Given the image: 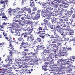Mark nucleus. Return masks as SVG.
<instances>
[{
  "instance_id": "nucleus-12",
  "label": "nucleus",
  "mask_w": 75,
  "mask_h": 75,
  "mask_svg": "<svg viewBox=\"0 0 75 75\" xmlns=\"http://www.w3.org/2000/svg\"><path fill=\"white\" fill-rule=\"evenodd\" d=\"M0 16H2V18H5V20H8V18L6 16V14H5V13H4L1 12L0 14Z\"/></svg>"
},
{
  "instance_id": "nucleus-61",
  "label": "nucleus",
  "mask_w": 75,
  "mask_h": 75,
  "mask_svg": "<svg viewBox=\"0 0 75 75\" xmlns=\"http://www.w3.org/2000/svg\"><path fill=\"white\" fill-rule=\"evenodd\" d=\"M12 67L15 70H16V69H17V67H14V65H12Z\"/></svg>"
},
{
  "instance_id": "nucleus-64",
  "label": "nucleus",
  "mask_w": 75,
  "mask_h": 75,
  "mask_svg": "<svg viewBox=\"0 0 75 75\" xmlns=\"http://www.w3.org/2000/svg\"><path fill=\"white\" fill-rule=\"evenodd\" d=\"M7 23H6L5 22H4L3 23H2L3 25H7Z\"/></svg>"
},
{
  "instance_id": "nucleus-24",
  "label": "nucleus",
  "mask_w": 75,
  "mask_h": 75,
  "mask_svg": "<svg viewBox=\"0 0 75 75\" xmlns=\"http://www.w3.org/2000/svg\"><path fill=\"white\" fill-rule=\"evenodd\" d=\"M7 26L8 28H12V23H8Z\"/></svg>"
},
{
  "instance_id": "nucleus-22",
  "label": "nucleus",
  "mask_w": 75,
  "mask_h": 75,
  "mask_svg": "<svg viewBox=\"0 0 75 75\" xmlns=\"http://www.w3.org/2000/svg\"><path fill=\"white\" fill-rule=\"evenodd\" d=\"M58 31L57 30H55L54 32V36L57 37H59V35L58 34Z\"/></svg>"
},
{
  "instance_id": "nucleus-41",
  "label": "nucleus",
  "mask_w": 75,
  "mask_h": 75,
  "mask_svg": "<svg viewBox=\"0 0 75 75\" xmlns=\"http://www.w3.org/2000/svg\"><path fill=\"white\" fill-rule=\"evenodd\" d=\"M72 71V69L71 68H70L66 72H69L70 73V72H71V71Z\"/></svg>"
},
{
  "instance_id": "nucleus-3",
  "label": "nucleus",
  "mask_w": 75,
  "mask_h": 75,
  "mask_svg": "<svg viewBox=\"0 0 75 75\" xmlns=\"http://www.w3.org/2000/svg\"><path fill=\"white\" fill-rule=\"evenodd\" d=\"M42 27H39L37 30L36 33L38 35H43V34H45L44 33H43V32H45V30H42Z\"/></svg>"
},
{
  "instance_id": "nucleus-36",
  "label": "nucleus",
  "mask_w": 75,
  "mask_h": 75,
  "mask_svg": "<svg viewBox=\"0 0 75 75\" xmlns=\"http://www.w3.org/2000/svg\"><path fill=\"white\" fill-rule=\"evenodd\" d=\"M36 40H37L39 42H41L42 41L41 39L40 38H38L37 39H36Z\"/></svg>"
},
{
  "instance_id": "nucleus-34",
  "label": "nucleus",
  "mask_w": 75,
  "mask_h": 75,
  "mask_svg": "<svg viewBox=\"0 0 75 75\" xmlns=\"http://www.w3.org/2000/svg\"><path fill=\"white\" fill-rule=\"evenodd\" d=\"M40 13H41V10H38L37 12V15H39L40 16Z\"/></svg>"
},
{
  "instance_id": "nucleus-43",
  "label": "nucleus",
  "mask_w": 75,
  "mask_h": 75,
  "mask_svg": "<svg viewBox=\"0 0 75 75\" xmlns=\"http://www.w3.org/2000/svg\"><path fill=\"white\" fill-rule=\"evenodd\" d=\"M18 40L19 41H21L23 40V37L22 36L18 38Z\"/></svg>"
},
{
  "instance_id": "nucleus-63",
  "label": "nucleus",
  "mask_w": 75,
  "mask_h": 75,
  "mask_svg": "<svg viewBox=\"0 0 75 75\" xmlns=\"http://www.w3.org/2000/svg\"><path fill=\"white\" fill-rule=\"evenodd\" d=\"M55 22H57V23H59V19H57L55 20Z\"/></svg>"
},
{
  "instance_id": "nucleus-55",
  "label": "nucleus",
  "mask_w": 75,
  "mask_h": 75,
  "mask_svg": "<svg viewBox=\"0 0 75 75\" xmlns=\"http://www.w3.org/2000/svg\"><path fill=\"white\" fill-rule=\"evenodd\" d=\"M51 22L52 23H54L56 22H55V20H54V19H52L51 21Z\"/></svg>"
},
{
  "instance_id": "nucleus-32",
  "label": "nucleus",
  "mask_w": 75,
  "mask_h": 75,
  "mask_svg": "<svg viewBox=\"0 0 75 75\" xmlns=\"http://www.w3.org/2000/svg\"><path fill=\"white\" fill-rule=\"evenodd\" d=\"M30 17L31 15H30V14H28L27 16L25 17V18H26V19H30Z\"/></svg>"
},
{
  "instance_id": "nucleus-59",
  "label": "nucleus",
  "mask_w": 75,
  "mask_h": 75,
  "mask_svg": "<svg viewBox=\"0 0 75 75\" xmlns=\"http://www.w3.org/2000/svg\"><path fill=\"white\" fill-rule=\"evenodd\" d=\"M49 27L51 29H53L54 28V26L52 25H50Z\"/></svg>"
},
{
  "instance_id": "nucleus-13",
  "label": "nucleus",
  "mask_w": 75,
  "mask_h": 75,
  "mask_svg": "<svg viewBox=\"0 0 75 75\" xmlns=\"http://www.w3.org/2000/svg\"><path fill=\"white\" fill-rule=\"evenodd\" d=\"M5 1H1V4H4V5H3V8H6V5H7V2H8V0H5Z\"/></svg>"
},
{
  "instance_id": "nucleus-25",
  "label": "nucleus",
  "mask_w": 75,
  "mask_h": 75,
  "mask_svg": "<svg viewBox=\"0 0 75 75\" xmlns=\"http://www.w3.org/2000/svg\"><path fill=\"white\" fill-rule=\"evenodd\" d=\"M30 6H31L32 7H33L35 6V4L34 1L33 2L30 1Z\"/></svg>"
},
{
  "instance_id": "nucleus-1",
  "label": "nucleus",
  "mask_w": 75,
  "mask_h": 75,
  "mask_svg": "<svg viewBox=\"0 0 75 75\" xmlns=\"http://www.w3.org/2000/svg\"><path fill=\"white\" fill-rule=\"evenodd\" d=\"M21 15H19L16 16V18L14 17L13 18V21L15 23H18L21 22L22 20H24V18H25V16H24V17H22Z\"/></svg>"
},
{
  "instance_id": "nucleus-60",
  "label": "nucleus",
  "mask_w": 75,
  "mask_h": 75,
  "mask_svg": "<svg viewBox=\"0 0 75 75\" xmlns=\"http://www.w3.org/2000/svg\"><path fill=\"white\" fill-rule=\"evenodd\" d=\"M30 18L31 20H35L34 17V18L33 17V16H32V15L31 16Z\"/></svg>"
},
{
  "instance_id": "nucleus-44",
  "label": "nucleus",
  "mask_w": 75,
  "mask_h": 75,
  "mask_svg": "<svg viewBox=\"0 0 75 75\" xmlns=\"http://www.w3.org/2000/svg\"><path fill=\"white\" fill-rule=\"evenodd\" d=\"M70 11H71V13H72L73 12H74V11H75V9L74 8H73V7H72L70 8Z\"/></svg>"
},
{
  "instance_id": "nucleus-47",
  "label": "nucleus",
  "mask_w": 75,
  "mask_h": 75,
  "mask_svg": "<svg viewBox=\"0 0 75 75\" xmlns=\"http://www.w3.org/2000/svg\"><path fill=\"white\" fill-rule=\"evenodd\" d=\"M20 72H19L18 74H14V73H12V75H20Z\"/></svg>"
},
{
  "instance_id": "nucleus-9",
  "label": "nucleus",
  "mask_w": 75,
  "mask_h": 75,
  "mask_svg": "<svg viewBox=\"0 0 75 75\" xmlns=\"http://www.w3.org/2000/svg\"><path fill=\"white\" fill-rule=\"evenodd\" d=\"M57 64H54V66H61L62 65H64V62L62 59H60L57 61Z\"/></svg>"
},
{
  "instance_id": "nucleus-26",
  "label": "nucleus",
  "mask_w": 75,
  "mask_h": 75,
  "mask_svg": "<svg viewBox=\"0 0 75 75\" xmlns=\"http://www.w3.org/2000/svg\"><path fill=\"white\" fill-rule=\"evenodd\" d=\"M38 22H37L35 23H32V25L33 27H37V26H38Z\"/></svg>"
},
{
  "instance_id": "nucleus-30",
  "label": "nucleus",
  "mask_w": 75,
  "mask_h": 75,
  "mask_svg": "<svg viewBox=\"0 0 75 75\" xmlns=\"http://www.w3.org/2000/svg\"><path fill=\"white\" fill-rule=\"evenodd\" d=\"M48 62H45V65H48L49 64H52V63H51L50 61H48Z\"/></svg>"
},
{
  "instance_id": "nucleus-33",
  "label": "nucleus",
  "mask_w": 75,
  "mask_h": 75,
  "mask_svg": "<svg viewBox=\"0 0 75 75\" xmlns=\"http://www.w3.org/2000/svg\"><path fill=\"white\" fill-rule=\"evenodd\" d=\"M12 27H17V25H18V24L16 23H12Z\"/></svg>"
},
{
  "instance_id": "nucleus-27",
  "label": "nucleus",
  "mask_w": 75,
  "mask_h": 75,
  "mask_svg": "<svg viewBox=\"0 0 75 75\" xmlns=\"http://www.w3.org/2000/svg\"><path fill=\"white\" fill-rule=\"evenodd\" d=\"M37 49L38 50H42V45L39 46V45H37Z\"/></svg>"
},
{
  "instance_id": "nucleus-54",
  "label": "nucleus",
  "mask_w": 75,
  "mask_h": 75,
  "mask_svg": "<svg viewBox=\"0 0 75 75\" xmlns=\"http://www.w3.org/2000/svg\"><path fill=\"white\" fill-rule=\"evenodd\" d=\"M3 67H4V68H8V65H6V64H3Z\"/></svg>"
},
{
  "instance_id": "nucleus-18",
  "label": "nucleus",
  "mask_w": 75,
  "mask_h": 75,
  "mask_svg": "<svg viewBox=\"0 0 75 75\" xmlns=\"http://www.w3.org/2000/svg\"><path fill=\"white\" fill-rule=\"evenodd\" d=\"M0 31H3V35H4V37H5V38H6L7 37V33H6L4 30H1L0 29Z\"/></svg>"
},
{
  "instance_id": "nucleus-46",
  "label": "nucleus",
  "mask_w": 75,
  "mask_h": 75,
  "mask_svg": "<svg viewBox=\"0 0 75 75\" xmlns=\"http://www.w3.org/2000/svg\"><path fill=\"white\" fill-rule=\"evenodd\" d=\"M9 71H8L4 74L5 75H11Z\"/></svg>"
},
{
  "instance_id": "nucleus-52",
  "label": "nucleus",
  "mask_w": 75,
  "mask_h": 75,
  "mask_svg": "<svg viewBox=\"0 0 75 75\" xmlns=\"http://www.w3.org/2000/svg\"><path fill=\"white\" fill-rule=\"evenodd\" d=\"M33 30V29H29V30H28V33H31Z\"/></svg>"
},
{
  "instance_id": "nucleus-6",
  "label": "nucleus",
  "mask_w": 75,
  "mask_h": 75,
  "mask_svg": "<svg viewBox=\"0 0 75 75\" xmlns=\"http://www.w3.org/2000/svg\"><path fill=\"white\" fill-rule=\"evenodd\" d=\"M51 3H48V2H43L42 4V6H43L42 7L43 8H45L46 9H47V8L49 7V6H51Z\"/></svg>"
},
{
  "instance_id": "nucleus-58",
  "label": "nucleus",
  "mask_w": 75,
  "mask_h": 75,
  "mask_svg": "<svg viewBox=\"0 0 75 75\" xmlns=\"http://www.w3.org/2000/svg\"><path fill=\"white\" fill-rule=\"evenodd\" d=\"M33 36L32 35H31L30 36V40H34V38H33Z\"/></svg>"
},
{
  "instance_id": "nucleus-15",
  "label": "nucleus",
  "mask_w": 75,
  "mask_h": 75,
  "mask_svg": "<svg viewBox=\"0 0 75 75\" xmlns=\"http://www.w3.org/2000/svg\"><path fill=\"white\" fill-rule=\"evenodd\" d=\"M72 64V62H70L69 61H66L65 62V63L66 64H68V65H69V67L70 68H73V66L71 64V63Z\"/></svg>"
},
{
  "instance_id": "nucleus-23",
  "label": "nucleus",
  "mask_w": 75,
  "mask_h": 75,
  "mask_svg": "<svg viewBox=\"0 0 75 75\" xmlns=\"http://www.w3.org/2000/svg\"><path fill=\"white\" fill-rule=\"evenodd\" d=\"M44 10L41 11V14H44V13H47V9L46 8H43Z\"/></svg>"
},
{
  "instance_id": "nucleus-42",
  "label": "nucleus",
  "mask_w": 75,
  "mask_h": 75,
  "mask_svg": "<svg viewBox=\"0 0 75 75\" xmlns=\"http://www.w3.org/2000/svg\"><path fill=\"white\" fill-rule=\"evenodd\" d=\"M25 42V41L24 40H23L22 42H21V43H20V45L21 46H22V45H24V43Z\"/></svg>"
},
{
  "instance_id": "nucleus-48",
  "label": "nucleus",
  "mask_w": 75,
  "mask_h": 75,
  "mask_svg": "<svg viewBox=\"0 0 75 75\" xmlns=\"http://www.w3.org/2000/svg\"><path fill=\"white\" fill-rule=\"evenodd\" d=\"M33 9L32 10L33 11H35L37 10V8L35 6L33 7Z\"/></svg>"
},
{
  "instance_id": "nucleus-8",
  "label": "nucleus",
  "mask_w": 75,
  "mask_h": 75,
  "mask_svg": "<svg viewBox=\"0 0 75 75\" xmlns=\"http://www.w3.org/2000/svg\"><path fill=\"white\" fill-rule=\"evenodd\" d=\"M58 3H59L57 4L58 5V6H60V9H59V10L61 11H64V9L63 8H66V6H65V5H64L62 4H60V2L61 1H58Z\"/></svg>"
},
{
  "instance_id": "nucleus-4",
  "label": "nucleus",
  "mask_w": 75,
  "mask_h": 75,
  "mask_svg": "<svg viewBox=\"0 0 75 75\" xmlns=\"http://www.w3.org/2000/svg\"><path fill=\"white\" fill-rule=\"evenodd\" d=\"M9 48L10 49H11L12 50H11V52H10L9 53L10 54V56L9 57H9H11V58L13 57V53H14V47L12 45V44L11 43H10L9 44Z\"/></svg>"
},
{
  "instance_id": "nucleus-53",
  "label": "nucleus",
  "mask_w": 75,
  "mask_h": 75,
  "mask_svg": "<svg viewBox=\"0 0 75 75\" xmlns=\"http://www.w3.org/2000/svg\"><path fill=\"white\" fill-rule=\"evenodd\" d=\"M42 50H44V51H46V49H45V47H44L43 45H42Z\"/></svg>"
},
{
  "instance_id": "nucleus-31",
  "label": "nucleus",
  "mask_w": 75,
  "mask_h": 75,
  "mask_svg": "<svg viewBox=\"0 0 75 75\" xmlns=\"http://www.w3.org/2000/svg\"><path fill=\"white\" fill-rule=\"evenodd\" d=\"M52 56H47V61H50L52 59Z\"/></svg>"
},
{
  "instance_id": "nucleus-50",
  "label": "nucleus",
  "mask_w": 75,
  "mask_h": 75,
  "mask_svg": "<svg viewBox=\"0 0 75 75\" xmlns=\"http://www.w3.org/2000/svg\"><path fill=\"white\" fill-rule=\"evenodd\" d=\"M66 48L67 49V50L72 51V48L71 47H67Z\"/></svg>"
},
{
  "instance_id": "nucleus-11",
  "label": "nucleus",
  "mask_w": 75,
  "mask_h": 75,
  "mask_svg": "<svg viewBox=\"0 0 75 75\" xmlns=\"http://www.w3.org/2000/svg\"><path fill=\"white\" fill-rule=\"evenodd\" d=\"M47 35L50 38L54 39V41H58V38L55 37L54 35H51L47 34Z\"/></svg>"
},
{
  "instance_id": "nucleus-40",
  "label": "nucleus",
  "mask_w": 75,
  "mask_h": 75,
  "mask_svg": "<svg viewBox=\"0 0 75 75\" xmlns=\"http://www.w3.org/2000/svg\"><path fill=\"white\" fill-rule=\"evenodd\" d=\"M8 58H6V59H5L4 61V62H5L6 64L7 63H8L9 62V61H8Z\"/></svg>"
},
{
  "instance_id": "nucleus-62",
  "label": "nucleus",
  "mask_w": 75,
  "mask_h": 75,
  "mask_svg": "<svg viewBox=\"0 0 75 75\" xmlns=\"http://www.w3.org/2000/svg\"><path fill=\"white\" fill-rule=\"evenodd\" d=\"M65 12H66L67 13H69V11H68V9H65Z\"/></svg>"
},
{
  "instance_id": "nucleus-56",
  "label": "nucleus",
  "mask_w": 75,
  "mask_h": 75,
  "mask_svg": "<svg viewBox=\"0 0 75 75\" xmlns=\"http://www.w3.org/2000/svg\"><path fill=\"white\" fill-rule=\"evenodd\" d=\"M75 42V39H70V40L69 41V42Z\"/></svg>"
},
{
  "instance_id": "nucleus-20",
  "label": "nucleus",
  "mask_w": 75,
  "mask_h": 75,
  "mask_svg": "<svg viewBox=\"0 0 75 75\" xmlns=\"http://www.w3.org/2000/svg\"><path fill=\"white\" fill-rule=\"evenodd\" d=\"M33 44L34 45H33V47H37V44L36 43H37L38 42V41L37 40H33Z\"/></svg>"
},
{
  "instance_id": "nucleus-49",
  "label": "nucleus",
  "mask_w": 75,
  "mask_h": 75,
  "mask_svg": "<svg viewBox=\"0 0 75 75\" xmlns=\"http://www.w3.org/2000/svg\"><path fill=\"white\" fill-rule=\"evenodd\" d=\"M39 35V37H41L42 38V39H44V38H45V37L44 35Z\"/></svg>"
},
{
  "instance_id": "nucleus-39",
  "label": "nucleus",
  "mask_w": 75,
  "mask_h": 75,
  "mask_svg": "<svg viewBox=\"0 0 75 75\" xmlns=\"http://www.w3.org/2000/svg\"><path fill=\"white\" fill-rule=\"evenodd\" d=\"M27 11H28V13H31V8H27Z\"/></svg>"
},
{
  "instance_id": "nucleus-10",
  "label": "nucleus",
  "mask_w": 75,
  "mask_h": 75,
  "mask_svg": "<svg viewBox=\"0 0 75 75\" xmlns=\"http://www.w3.org/2000/svg\"><path fill=\"white\" fill-rule=\"evenodd\" d=\"M53 10V8L51 6V5L49 6L48 8L47 9V13H49V14H52L53 12L52 11Z\"/></svg>"
},
{
  "instance_id": "nucleus-19",
  "label": "nucleus",
  "mask_w": 75,
  "mask_h": 75,
  "mask_svg": "<svg viewBox=\"0 0 75 75\" xmlns=\"http://www.w3.org/2000/svg\"><path fill=\"white\" fill-rule=\"evenodd\" d=\"M30 53L32 55V57L33 58H36V57H37V55L38 54V53L37 52H35V53L31 52Z\"/></svg>"
},
{
  "instance_id": "nucleus-17",
  "label": "nucleus",
  "mask_w": 75,
  "mask_h": 75,
  "mask_svg": "<svg viewBox=\"0 0 75 75\" xmlns=\"http://www.w3.org/2000/svg\"><path fill=\"white\" fill-rule=\"evenodd\" d=\"M21 75H22L23 74H24L25 75H26L25 74H28V72L27 71H23L22 70L20 72Z\"/></svg>"
},
{
  "instance_id": "nucleus-16",
  "label": "nucleus",
  "mask_w": 75,
  "mask_h": 75,
  "mask_svg": "<svg viewBox=\"0 0 75 75\" xmlns=\"http://www.w3.org/2000/svg\"><path fill=\"white\" fill-rule=\"evenodd\" d=\"M5 39L6 40H7L8 41H9L10 43H11V42H13V41L12 40L11 37L10 36H9L8 37H7L5 38Z\"/></svg>"
},
{
  "instance_id": "nucleus-5",
  "label": "nucleus",
  "mask_w": 75,
  "mask_h": 75,
  "mask_svg": "<svg viewBox=\"0 0 75 75\" xmlns=\"http://www.w3.org/2000/svg\"><path fill=\"white\" fill-rule=\"evenodd\" d=\"M32 58L31 57L29 56L28 58H27V57L25 55H24L23 57H22V58L20 59L21 60H22L23 61H25V62H28V60H31Z\"/></svg>"
},
{
  "instance_id": "nucleus-2",
  "label": "nucleus",
  "mask_w": 75,
  "mask_h": 75,
  "mask_svg": "<svg viewBox=\"0 0 75 75\" xmlns=\"http://www.w3.org/2000/svg\"><path fill=\"white\" fill-rule=\"evenodd\" d=\"M53 47L58 48H57V50H59V45L58 44L56 45V44H54L51 45L50 44H48L46 50L47 51H49L50 49H52Z\"/></svg>"
},
{
  "instance_id": "nucleus-57",
  "label": "nucleus",
  "mask_w": 75,
  "mask_h": 75,
  "mask_svg": "<svg viewBox=\"0 0 75 75\" xmlns=\"http://www.w3.org/2000/svg\"><path fill=\"white\" fill-rule=\"evenodd\" d=\"M24 44L25 45V46H26V47H27V46H28V43L27 42H25V43H24Z\"/></svg>"
},
{
  "instance_id": "nucleus-45",
  "label": "nucleus",
  "mask_w": 75,
  "mask_h": 75,
  "mask_svg": "<svg viewBox=\"0 0 75 75\" xmlns=\"http://www.w3.org/2000/svg\"><path fill=\"white\" fill-rule=\"evenodd\" d=\"M67 3H68V0H63V1L62 2V4H64Z\"/></svg>"
},
{
  "instance_id": "nucleus-21",
  "label": "nucleus",
  "mask_w": 75,
  "mask_h": 75,
  "mask_svg": "<svg viewBox=\"0 0 75 75\" xmlns=\"http://www.w3.org/2000/svg\"><path fill=\"white\" fill-rule=\"evenodd\" d=\"M35 20H38V19L40 18V16L39 15H35L34 16Z\"/></svg>"
},
{
  "instance_id": "nucleus-14",
  "label": "nucleus",
  "mask_w": 75,
  "mask_h": 75,
  "mask_svg": "<svg viewBox=\"0 0 75 75\" xmlns=\"http://www.w3.org/2000/svg\"><path fill=\"white\" fill-rule=\"evenodd\" d=\"M44 24L45 25H47L48 24V23H49V21H50V18H45L44 20Z\"/></svg>"
},
{
  "instance_id": "nucleus-28",
  "label": "nucleus",
  "mask_w": 75,
  "mask_h": 75,
  "mask_svg": "<svg viewBox=\"0 0 75 75\" xmlns=\"http://www.w3.org/2000/svg\"><path fill=\"white\" fill-rule=\"evenodd\" d=\"M56 47V49H55V50H53V52H57V51H59L60 50V48L59 47V49H57V48H58V47Z\"/></svg>"
},
{
  "instance_id": "nucleus-51",
  "label": "nucleus",
  "mask_w": 75,
  "mask_h": 75,
  "mask_svg": "<svg viewBox=\"0 0 75 75\" xmlns=\"http://www.w3.org/2000/svg\"><path fill=\"white\" fill-rule=\"evenodd\" d=\"M43 28V30H47V26L46 25H45Z\"/></svg>"
},
{
  "instance_id": "nucleus-7",
  "label": "nucleus",
  "mask_w": 75,
  "mask_h": 75,
  "mask_svg": "<svg viewBox=\"0 0 75 75\" xmlns=\"http://www.w3.org/2000/svg\"><path fill=\"white\" fill-rule=\"evenodd\" d=\"M23 32L24 33H22V34L21 35V36H23L24 38H26L27 37V35L26 34L27 33L29 34L28 32V29H24L23 30Z\"/></svg>"
},
{
  "instance_id": "nucleus-38",
  "label": "nucleus",
  "mask_w": 75,
  "mask_h": 75,
  "mask_svg": "<svg viewBox=\"0 0 75 75\" xmlns=\"http://www.w3.org/2000/svg\"><path fill=\"white\" fill-rule=\"evenodd\" d=\"M70 25H68L67 27H66V30L67 31H69L70 29Z\"/></svg>"
},
{
  "instance_id": "nucleus-37",
  "label": "nucleus",
  "mask_w": 75,
  "mask_h": 75,
  "mask_svg": "<svg viewBox=\"0 0 75 75\" xmlns=\"http://www.w3.org/2000/svg\"><path fill=\"white\" fill-rule=\"evenodd\" d=\"M46 55L48 57L49 56H51V55H52V53H51L50 52H48L46 54Z\"/></svg>"
},
{
  "instance_id": "nucleus-35",
  "label": "nucleus",
  "mask_w": 75,
  "mask_h": 75,
  "mask_svg": "<svg viewBox=\"0 0 75 75\" xmlns=\"http://www.w3.org/2000/svg\"><path fill=\"white\" fill-rule=\"evenodd\" d=\"M27 7H25L24 8H23L22 9V11H23V12L25 13V11H27Z\"/></svg>"
},
{
  "instance_id": "nucleus-29",
  "label": "nucleus",
  "mask_w": 75,
  "mask_h": 75,
  "mask_svg": "<svg viewBox=\"0 0 75 75\" xmlns=\"http://www.w3.org/2000/svg\"><path fill=\"white\" fill-rule=\"evenodd\" d=\"M26 28H28V29H32V25H30L27 24L26 25Z\"/></svg>"
}]
</instances>
